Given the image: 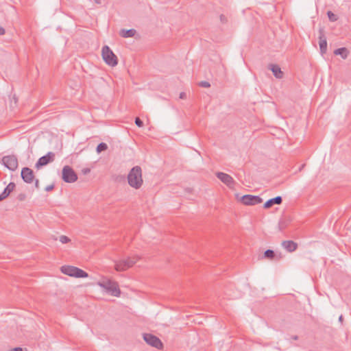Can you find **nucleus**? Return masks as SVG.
<instances>
[{
  "label": "nucleus",
  "instance_id": "obj_1",
  "mask_svg": "<svg viewBox=\"0 0 351 351\" xmlns=\"http://www.w3.org/2000/svg\"><path fill=\"white\" fill-rule=\"evenodd\" d=\"M129 185L136 189H138L143 184L142 170L139 166H135L130 171L128 175Z\"/></svg>",
  "mask_w": 351,
  "mask_h": 351
},
{
  "label": "nucleus",
  "instance_id": "obj_2",
  "mask_svg": "<svg viewBox=\"0 0 351 351\" xmlns=\"http://www.w3.org/2000/svg\"><path fill=\"white\" fill-rule=\"evenodd\" d=\"M97 285L113 296L119 297L121 295V290L119 287V285L115 281L104 278L102 280L99 281Z\"/></svg>",
  "mask_w": 351,
  "mask_h": 351
},
{
  "label": "nucleus",
  "instance_id": "obj_3",
  "mask_svg": "<svg viewBox=\"0 0 351 351\" xmlns=\"http://www.w3.org/2000/svg\"><path fill=\"white\" fill-rule=\"evenodd\" d=\"M61 271L66 275L75 278H87L88 276V274L84 270L71 265L62 266Z\"/></svg>",
  "mask_w": 351,
  "mask_h": 351
},
{
  "label": "nucleus",
  "instance_id": "obj_4",
  "mask_svg": "<svg viewBox=\"0 0 351 351\" xmlns=\"http://www.w3.org/2000/svg\"><path fill=\"white\" fill-rule=\"evenodd\" d=\"M138 259H140L138 256H134L133 257H128L127 259L115 261L114 269L118 271H125L132 267Z\"/></svg>",
  "mask_w": 351,
  "mask_h": 351
},
{
  "label": "nucleus",
  "instance_id": "obj_5",
  "mask_svg": "<svg viewBox=\"0 0 351 351\" xmlns=\"http://www.w3.org/2000/svg\"><path fill=\"white\" fill-rule=\"evenodd\" d=\"M101 55L104 62L109 66H114L118 64L117 57L108 46L103 47Z\"/></svg>",
  "mask_w": 351,
  "mask_h": 351
},
{
  "label": "nucleus",
  "instance_id": "obj_6",
  "mask_svg": "<svg viewBox=\"0 0 351 351\" xmlns=\"http://www.w3.org/2000/svg\"><path fill=\"white\" fill-rule=\"evenodd\" d=\"M62 179L66 183H73L77 180V175L75 171L69 165L62 168Z\"/></svg>",
  "mask_w": 351,
  "mask_h": 351
},
{
  "label": "nucleus",
  "instance_id": "obj_7",
  "mask_svg": "<svg viewBox=\"0 0 351 351\" xmlns=\"http://www.w3.org/2000/svg\"><path fill=\"white\" fill-rule=\"evenodd\" d=\"M143 339L148 345L157 349H162L163 347V344L160 339L152 334L144 333Z\"/></svg>",
  "mask_w": 351,
  "mask_h": 351
},
{
  "label": "nucleus",
  "instance_id": "obj_8",
  "mask_svg": "<svg viewBox=\"0 0 351 351\" xmlns=\"http://www.w3.org/2000/svg\"><path fill=\"white\" fill-rule=\"evenodd\" d=\"M2 162L3 165L11 171H15L18 167V159L14 155L3 156Z\"/></svg>",
  "mask_w": 351,
  "mask_h": 351
},
{
  "label": "nucleus",
  "instance_id": "obj_9",
  "mask_svg": "<svg viewBox=\"0 0 351 351\" xmlns=\"http://www.w3.org/2000/svg\"><path fill=\"white\" fill-rule=\"evenodd\" d=\"M55 154L53 152H49L46 155L40 157L36 163L35 164V167L38 169L41 168L43 166L48 165L50 162H52L55 160Z\"/></svg>",
  "mask_w": 351,
  "mask_h": 351
},
{
  "label": "nucleus",
  "instance_id": "obj_10",
  "mask_svg": "<svg viewBox=\"0 0 351 351\" xmlns=\"http://www.w3.org/2000/svg\"><path fill=\"white\" fill-rule=\"evenodd\" d=\"M245 205H256L263 202V199L258 195H245L241 199Z\"/></svg>",
  "mask_w": 351,
  "mask_h": 351
},
{
  "label": "nucleus",
  "instance_id": "obj_11",
  "mask_svg": "<svg viewBox=\"0 0 351 351\" xmlns=\"http://www.w3.org/2000/svg\"><path fill=\"white\" fill-rule=\"evenodd\" d=\"M21 176L23 180L27 184L32 183L34 180V171L29 167H23Z\"/></svg>",
  "mask_w": 351,
  "mask_h": 351
},
{
  "label": "nucleus",
  "instance_id": "obj_12",
  "mask_svg": "<svg viewBox=\"0 0 351 351\" xmlns=\"http://www.w3.org/2000/svg\"><path fill=\"white\" fill-rule=\"evenodd\" d=\"M216 176L228 187H232L234 183V179L228 174L223 172H217Z\"/></svg>",
  "mask_w": 351,
  "mask_h": 351
},
{
  "label": "nucleus",
  "instance_id": "obj_13",
  "mask_svg": "<svg viewBox=\"0 0 351 351\" xmlns=\"http://www.w3.org/2000/svg\"><path fill=\"white\" fill-rule=\"evenodd\" d=\"M319 45L321 53L322 55L326 53L327 51V40L323 29H319Z\"/></svg>",
  "mask_w": 351,
  "mask_h": 351
},
{
  "label": "nucleus",
  "instance_id": "obj_14",
  "mask_svg": "<svg viewBox=\"0 0 351 351\" xmlns=\"http://www.w3.org/2000/svg\"><path fill=\"white\" fill-rule=\"evenodd\" d=\"M16 185L14 182H10L4 189L3 191L0 194V201L5 199L14 191Z\"/></svg>",
  "mask_w": 351,
  "mask_h": 351
},
{
  "label": "nucleus",
  "instance_id": "obj_15",
  "mask_svg": "<svg viewBox=\"0 0 351 351\" xmlns=\"http://www.w3.org/2000/svg\"><path fill=\"white\" fill-rule=\"evenodd\" d=\"M282 246L289 252H293L298 248V244L293 241H284Z\"/></svg>",
  "mask_w": 351,
  "mask_h": 351
},
{
  "label": "nucleus",
  "instance_id": "obj_16",
  "mask_svg": "<svg viewBox=\"0 0 351 351\" xmlns=\"http://www.w3.org/2000/svg\"><path fill=\"white\" fill-rule=\"evenodd\" d=\"M282 202V198L281 196H277L276 197L268 199L264 204V208H269L273 206L274 204H281Z\"/></svg>",
  "mask_w": 351,
  "mask_h": 351
},
{
  "label": "nucleus",
  "instance_id": "obj_17",
  "mask_svg": "<svg viewBox=\"0 0 351 351\" xmlns=\"http://www.w3.org/2000/svg\"><path fill=\"white\" fill-rule=\"evenodd\" d=\"M269 69L272 71L274 75L276 78L281 79L283 77V72L281 71V69L279 67V66L271 64L269 65Z\"/></svg>",
  "mask_w": 351,
  "mask_h": 351
},
{
  "label": "nucleus",
  "instance_id": "obj_18",
  "mask_svg": "<svg viewBox=\"0 0 351 351\" xmlns=\"http://www.w3.org/2000/svg\"><path fill=\"white\" fill-rule=\"evenodd\" d=\"M136 31L134 29H121L119 35L123 38H132L135 36Z\"/></svg>",
  "mask_w": 351,
  "mask_h": 351
},
{
  "label": "nucleus",
  "instance_id": "obj_19",
  "mask_svg": "<svg viewBox=\"0 0 351 351\" xmlns=\"http://www.w3.org/2000/svg\"><path fill=\"white\" fill-rule=\"evenodd\" d=\"M334 53L341 56L343 59H346L348 56V51L346 47H341L335 49Z\"/></svg>",
  "mask_w": 351,
  "mask_h": 351
},
{
  "label": "nucleus",
  "instance_id": "obj_20",
  "mask_svg": "<svg viewBox=\"0 0 351 351\" xmlns=\"http://www.w3.org/2000/svg\"><path fill=\"white\" fill-rule=\"evenodd\" d=\"M276 257V256L275 252L272 250H267L264 252V258H267L269 260H273Z\"/></svg>",
  "mask_w": 351,
  "mask_h": 351
},
{
  "label": "nucleus",
  "instance_id": "obj_21",
  "mask_svg": "<svg viewBox=\"0 0 351 351\" xmlns=\"http://www.w3.org/2000/svg\"><path fill=\"white\" fill-rule=\"evenodd\" d=\"M108 149V145L105 143H100L96 149L97 153H101L103 151H106Z\"/></svg>",
  "mask_w": 351,
  "mask_h": 351
},
{
  "label": "nucleus",
  "instance_id": "obj_22",
  "mask_svg": "<svg viewBox=\"0 0 351 351\" xmlns=\"http://www.w3.org/2000/svg\"><path fill=\"white\" fill-rule=\"evenodd\" d=\"M327 15H328V16L329 20H330V21H332V22H335V21H337V19H338V18H337V15H336V14H334L332 12H331V11H328V12H327Z\"/></svg>",
  "mask_w": 351,
  "mask_h": 351
},
{
  "label": "nucleus",
  "instance_id": "obj_23",
  "mask_svg": "<svg viewBox=\"0 0 351 351\" xmlns=\"http://www.w3.org/2000/svg\"><path fill=\"white\" fill-rule=\"evenodd\" d=\"M59 240L62 243H67L71 241V239L68 237L64 235L60 236Z\"/></svg>",
  "mask_w": 351,
  "mask_h": 351
},
{
  "label": "nucleus",
  "instance_id": "obj_24",
  "mask_svg": "<svg viewBox=\"0 0 351 351\" xmlns=\"http://www.w3.org/2000/svg\"><path fill=\"white\" fill-rule=\"evenodd\" d=\"M278 226H279V229L280 230H282L283 229H285L287 226V223L284 220H280L279 221V223H278Z\"/></svg>",
  "mask_w": 351,
  "mask_h": 351
},
{
  "label": "nucleus",
  "instance_id": "obj_25",
  "mask_svg": "<svg viewBox=\"0 0 351 351\" xmlns=\"http://www.w3.org/2000/svg\"><path fill=\"white\" fill-rule=\"evenodd\" d=\"M135 123L139 128L143 127V121L140 118H138V117H136L135 119Z\"/></svg>",
  "mask_w": 351,
  "mask_h": 351
},
{
  "label": "nucleus",
  "instance_id": "obj_26",
  "mask_svg": "<svg viewBox=\"0 0 351 351\" xmlns=\"http://www.w3.org/2000/svg\"><path fill=\"white\" fill-rule=\"evenodd\" d=\"M199 86L204 88H208L210 86V84L206 81H202L199 83Z\"/></svg>",
  "mask_w": 351,
  "mask_h": 351
},
{
  "label": "nucleus",
  "instance_id": "obj_27",
  "mask_svg": "<svg viewBox=\"0 0 351 351\" xmlns=\"http://www.w3.org/2000/svg\"><path fill=\"white\" fill-rule=\"evenodd\" d=\"M219 19H220V21L222 23H226L227 22V19L223 14H221L219 16Z\"/></svg>",
  "mask_w": 351,
  "mask_h": 351
},
{
  "label": "nucleus",
  "instance_id": "obj_28",
  "mask_svg": "<svg viewBox=\"0 0 351 351\" xmlns=\"http://www.w3.org/2000/svg\"><path fill=\"white\" fill-rule=\"evenodd\" d=\"M17 199L19 201H23L25 199V195L23 193H21L18 195Z\"/></svg>",
  "mask_w": 351,
  "mask_h": 351
},
{
  "label": "nucleus",
  "instance_id": "obj_29",
  "mask_svg": "<svg viewBox=\"0 0 351 351\" xmlns=\"http://www.w3.org/2000/svg\"><path fill=\"white\" fill-rule=\"evenodd\" d=\"M90 171V169L89 168H84L82 169V173L84 175H86V174L89 173Z\"/></svg>",
  "mask_w": 351,
  "mask_h": 351
},
{
  "label": "nucleus",
  "instance_id": "obj_30",
  "mask_svg": "<svg viewBox=\"0 0 351 351\" xmlns=\"http://www.w3.org/2000/svg\"><path fill=\"white\" fill-rule=\"evenodd\" d=\"M53 188H54V185H53V184H51V185H49V186H46V188H45V191H51Z\"/></svg>",
  "mask_w": 351,
  "mask_h": 351
},
{
  "label": "nucleus",
  "instance_id": "obj_31",
  "mask_svg": "<svg viewBox=\"0 0 351 351\" xmlns=\"http://www.w3.org/2000/svg\"><path fill=\"white\" fill-rule=\"evenodd\" d=\"M5 32L4 28L0 26V35H3V34H5Z\"/></svg>",
  "mask_w": 351,
  "mask_h": 351
},
{
  "label": "nucleus",
  "instance_id": "obj_32",
  "mask_svg": "<svg viewBox=\"0 0 351 351\" xmlns=\"http://www.w3.org/2000/svg\"><path fill=\"white\" fill-rule=\"evenodd\" d=\"M35 187L36 189H39V181H38V180H36V181H35Z\"/></svg>",
  "mask_w": 351,
  "mask_h": 351
},
{
  "label": "nucleus",
  "instance_id": "obj_33",
  "mask_svg": "<svg viewBox=\"0 0 351 351\" xmlns=\"http://www.w3.org/2000/svg\"><path fill=\"white\" fill-rule=\"evenodd\" d=\"M185 97H186V94H185L184 93H181L180 94V98H181V99H184V98H185Z\"/></svg>",
  "mask_w": 351,
  "mask_h": 351
},
{
  "label": "nucleus",
  "instance_id": "obj_34",
  "mask_svg": "<svg viewBox=\"0 0 351 351\" xmlns=\"http://www.w3.org/2000/svg\"><path fill=\"white\" fill-rule=\"evenodd\" d=\"M11 351H23V350L21 348H15L13 350H12Z\"/></svg>",
  "mask_w": 351,
  "mask_h": 351
},
{
  "label": "nucleus",
  "instance_id": "obj_35",
  "mask_svg": "<svg viewBox=\"0 0 351 351\" xmlns=\"http://www.w3.org/2000/svg\"><path fill=\"white\" fill-rule=\"evenodd\" d=\"M95 1L97 4H100L101 3V1L100 0H95Z\"/></svg>",
  "mask_w": 351,
  "mask_h": 351
},
{
  "label": "nucleus",
  "instance_id": "obj_36",
  "mask_svg": "<svg viewBox=\"0 0 351 351\" xmlns=\"http://www.w3.org/2000/svg\"><path fill=\"white\" fill-rule=\"evenodd\" d=\"M339 322H342L343 321V316L341 315L339 317Z\"/></svg>",
  "mask_w": 351,
  "mask_h": 351
},
{
  "label": "nucleus",
  "instance_id": "obj_37",
  "mask_svg": "<svg viewBox=\"0 0 351 351\" xmlns=\"http://www.w3.org/2000/svg\"><path fill=\"white\" fill-rule=\"evenodd\" d=\"M293 339H295V340L298 339V336H294V337H293Z\"/></svg>",
  "mask_w": 351,
  "mask_h": 351
}]
</instances>
